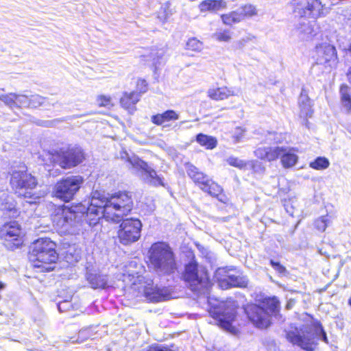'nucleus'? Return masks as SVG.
Instances as JSON below:
<instances>
[{
  "label": "nucleus",
  "instance_id": "obj_1",
  "mask_svg": "<svg viewBox=\"0 0 351 351\" xmlns=\"http://www.w3.org/2000/svg\"><path fill=\"white\" fill-rule=\"evenodd\" d=\"M145 263L149 271L162 275H171L178 270L176 254L171 245L163 241L151 244Z\"/></svg>",
  "mask_w": 351,
  "mask_h": 351
},
{
  "label": "nucleus",
  "instance_id": "obj_2",
  "mask_svg": "<svg viewBox=\"0 0 351 351\" xmlns=\"http://www.w3.org/2000/svg\"><path fill=\"white\" fill-rule=\"evenodd\" d=\"M28 257L32 267L39 272L51 271L58 259L56 243L48 238H39L30 246Z\"/></svg>",
  "mask_w": 351,
  "mask_h": 351
},
{
  "label": "nucleus",
  "instance_id": "obj_3",
  "mask_svg": "<svg viewBox=\"0 0 351 351\" xmlns=\"http://www.w3.org/2000/svg\"><path fill=\"white\" fill-rule=\"evenodd\" d=\"M249 320L257 328H267L271 324L270 317L280 311V302L275 296L263 298L260 304H250L245 308Z\"/></svg>",
  "mask_w": 351,
  "mask_h": 351
},
{
  "label": "nucleus",
  "instance_id": "obj_4",
  "mask_svg": "<svg viewBox=\"0 0 351 351\" xmlns=\"http://www.w3.org/2000/svg\"><path fill=\"white\" fill-rule=\"evenodd\" d=\"M106 202V216L112 222L118 223L130 215L134 208L132 195L126 191H119L103 198Z\"/></svg>",
  "mask_w": 351,
  "mask_h": 351
},
{
  "label": "nucleus",
  "instance_id": "obj_5",
  "mask_svg": "<svg viewBox=\"0 0 351 351\" xmlns=\"http://www.w3.org/2000/svg\"><path fill=\"white\" fill-rule=\"evenodd\" d=\"M180 279L193 292L207 290L212 286L208 270L204 267H199L195 260L185 264Z\"/></svg>",
  "mask_w": 351,
  "mask_h": 351
},
{
  "label": "nucleus",
  "instance_id": "obj_6",
  "mask_svg": "<svg viewBox=\"0 0 351 351\" xmlns=\"http://www.w3.org/2000/svg\"><path fill=\"white\" fill-rule=\"evenodd\" d=\"M186 173L204 193L217 199L223 204H228L229 198L226 194L223 188L216 181L210 178L208 175L200 171L193 165H189L186 167Z\"/></svg>",
  "mask_w": 351,
  "mask_h": 351
},
{
  "label": "nucleus",
  "instance_id": "obj_7",
  "mask_svg": "<svg viewBox=\"0 0 351 351\" xmlns=\"http://www.w3.org/2000/svg\"><path fill=\"white\" fill-rule=\"evenodd\" d=\"M9 184L14 193H19L18 197L32 198V191L38 185V179L28 171L27 167L23 164L17 169H13L10 173Z\"/></svg>",
  "mask_w": 351,
  "mask_h": 351
},
{
  "label": "nucleus",
  "instance_id": "obj_8",
  "mask_svg": "<svg viewBox=\"0 0 351 351\" xmlns=\"http://www.w3.org/2000/svg\"><path fill=\"white\" fill-rule=\"evenodd\" d=\"M208 313L215 320V324L219 328L233 335L238 332V328L234 326L237 317L236 307L226 302H221L218 305L212 306Z\"/></svg>",
  "mask_w": 351,
  "mask_h": 351
},
{
  "label": "nucleus",
  "instance_id": "obj_9",
  "mask_svg": "<svg viewBox=\"0 0 351 351\" xmlns=\"http://www.w3.org/2000/svg\"><path fill=\"white\" fill-rule=\"evenodd\" d=\"M84 183L82 176H70L58 180L52 189V197L64 203L71 202Z\"/></svg>",
  "mask_w": 351,
  "mask_h": 351
},
{
  "label": "nucleus",
  "instance_id": "obj_10",
  "mask_svg": "<svg viewBox=\"0 0 351 351\" xmlns=\"http://www.w3.org/2000/svg\"><path fill=\"white\" fill-rule=\"evenodd\" d=\"M134 291L142 293L149 302H161L172 298V291L169 287H158L152 280H145L143 277H137V283H132Z\"/></svg>",
  "mask_w": 351,
  "mask_h": 351
},
{
  "label": "nucleus",
  "instance_id": "obj_11",
  "mask_svg": "<svg viewBox=\"0 0 351 351\" xmlns=\"http://www.w3.org/2000/svg\"><path fill=\"white\" fill-rule=\"evenodd\" d=\"M52 162L63 169L75 167L85 160V154L82 148L69 146L60 148L51 154Z\"/></svg>",
  "mask_w": 351,
  "mask_h": 351
},
{
  "label": "nucleus",
  "instance_id": "obj_12",
  "mask_svg": "<svg viewBox=\"0 0 351 351\" xmlns=\"http://www.w3.org/2000/svg\"><path fill=\"white\" fill-rule=\"evenodd\" d=\"M292 5L293 12L301 19L317 20L328 12L322 0H293Z\"/></svg>",
  "mask_w": 351,
  "mask_h": 351
},
{
  "label": "nucleus",
  "instance_id": "obj_13",
  "mask_svg": "<svg viewBox=\"0 0 351 351\" xmlns=\"http://www.w3.org/2000/svg\"><path fill=\"white\" fill-rule=\"evenodd\" d=\"M23 237L22 226L16 221L5 222L0 227V239L9 250H14L22 246Z\"/></svg>",
  "mask_w": 351,
  "mask_h": 351
},
{
  "label": "nucleus",
  "instance_id": "obj_14",
  "mask_svg": "<svg viewBox=\"0 0 351 351\" xmlns=\"http://www.w3.org/2000/svg\"><path fill=\"white\" fill-rule=\"evenodd\" d=\"M142 230V223L136 218H126L122 219L117 231V238L119 242L128 245L139 240Z\"/></svg>",
  "mask_w": 351,
  "mask_h": 351
},
{
  "label": "nucleus",
  "instance_id": "obj_15",
  "mask_svg": "<svg viewBox=\"0 0 351 351\" xmlns=\"http://www.w3.org/2000/svg\"><path fill=\"white\" fill-rule=\"evenodd\" d=\"M315 64L323 66L325 69H332L339 63L338 52L336 47L328 43H321L314 49Z\"/></svg>",
  "mask_w": 351,
  "mask_h": 351
},
{
  "label": "nucleus",
  "instance_id": "obj_16",
  "mask_svg": "<svg viewBox=\"0 0 351 351\" xmlns=\"http://www.w3.org/2000/svg\"><path fill=\"white\" fill-rule=\"evenodd\" d=\"M73 207H82V205H58L54 207L51 215L53 226L57 229L66 230L75 221L77 215Z\"/></svg>",
  "mask_w": 351,
  "mask_h": 351
},
{
  "label": "nucleus",
  "instance_id": "obj_17",
  "mask_svg": "<svg viewBox=\"0 0 351 351\" xmlns=\"http://www.w3.org/2000/svg\"><path fill=\"white\" fill-rule=\"evenodd\" d=\"M105 196L98 191H95L92 197V200L86 208V219L89 224L95 225L103 218L108 221L110 220L106 216V202H104Z\"/></svg>",
  "mask_w": 351,
  "mask_h": 351
},
{
  "label": "nucleus",
  "instance_id": "obj_18",
  "mask_svg": "<svg viewBox=\"0 0 351 351\" xmlns=\"http://www.w3.org/2000/svg\"><path fill=\"white\" fill-rule=\"evenodd\" d=\"M285 338L293 346H297L306 351H314L317 346L314 337L307 331H303L298 327L286 331Z\"/></svg>",
  "mask_w": 351,
  "mask_h": 351
},
{
  "label": "nucleus",
  "instance_id": "obj_19",
  "mask_svg": "<svg viewBox=\"0 0 351 351\" xmlns=\"http://www.w3.org/2000/svg\"><path fill=\"white\" fill-rule=\"evenodd\" d=\"M217 280L219 287L223 289L232 287L244 288L247 286V281L245 278L230 274V269L226 268L218 270Z\"/></svg>",
  "mask_w": 351,
  "mask_h": 351
},
{
  "label": "nucleus",
  "instance_id": "obj_20",
  "mask_svg": "<svg viewBox=\"0 0 351 351\" xmlns=\"http://www.w3.org/2000/svg\"><path fill=\"white\" fill-rule=\"evenodd\" d=\"M140 100L139 95L134 90L124 91L119 98V105L121 108L132 114L136 110V104Z\"/></svg>",
  "mask_w": 351,
  "mask_h": 351
},
{
  "label": "nucleus",
  "instance_id": "obj_21",
  "mask_svg": "<svg viewBox=\"0 0 351 351\" xmlns=\"http://www.w3.org/2000/svg\"><path fill=\"white\" fill-rule=\"evenodd\" d=\"M282 147H261L254 151L255 156L261 160L272 162L280 158Z\"/></svg>",
  "mask_w": 351,
  "mask_h": 351
},
{
  "label": "nucleus",
  "instance_id": "obj_22",
  "mask_svg": "<svg viewBox=\"0 0 351 351\" xmlns=\"http://www.w3.org/2000/svg\"><path fill=\"white\" fill-rule=\"evenodd\" d=\"M280 153V159L282 166L285 168L293 167L298 160L297 156L298 149L295 147H282Z\"/></svg>",
  "mask_w": 351,
  "mask_h": 351
},
{
  "label": "nucleus",
  "instance_id": "obj_23",
  "mask_svg": "<svg viewBox=\"0 0 351 351\" xmlns=\"http://www.w3.org/2000/svg\"><path fill=\"white\" fill-rule=\"evenodd\" d=\"M179 114L174 110H167L162 113H158L151 117V121L156 125H169L171 122L179 119Z\"/></svg>",
  "mask_w": 351,
  "mask_h": 351
},
{
  "label": "nucleus",
  "instance_id": "obj_24",
  "mask_svg": "<svg viewBox=\"0 0 351 351\" xmlns=\"http://www.w3.org/2000/svg\"><path fill=\"white\" fill-rule=\"evenodd\" d=\"M234 95V90L226 86L213 87L208 90L207 96L214 101H221Z\"/></svg>",
  "mask_w": 351,
  "mask_h": 351
},
{
  "label": "nucleus",
  "instance_id": "obj_25",
  "mask_svg": "<svg viewBox=\"0 0 351 351\" xmlns=\"http://www.w3.org/2000/svg\"><path fill=\"white\" fill-rule=\"evenodd\" d=\"M226 7L227 3L224 0H204L199 4V9L202 12H215Z\"/></svg>",
  "mask_w": 351,
  "mask_h": 351
},
{
  "label": "nucleus",
  "instance_id": "obj_26",
  "mask_svg": "<svg viewBox=\"0 0 351 351\" xmlns=\"http://www.w3.org/2000/svg\"><path fill=\"white\" fill-rule=\"evenodd\" d=\"M237 11V16L240 22L252 18L257 15L258 11L255 5L246 3L239 7Z\"/></svg>",
  "mask_w": 351,
  "mask_h": 351
},
{
  "label": "nucleus",
  "instance_id": "obj_27",
  "mask_svg": "<svg viewBox=\"0 0 351 351\" xmlns=\"http://www.w3.org/2000/svg\"><path fill=\"white\" fill-rule=\"evenodd\" d=\"M195 140L199 145L206 149H213L217 145V140L215 137L202 133L197 134Z\"/></svg>",
  "mask_w": 351,
  "mask_h": 351
},
{
  "label": "nucleus",
  "instance_id": "obj_28",
  "mask_svg": "<svg viewBox=\"0 0 351 351\" xmlns=\"http://www.w3.org/2000/svg\"><path fill=\"white\" fill-rule=\"evenodd\" d=\"M149 180V182L154 186H164L163 178L158 176L156 171L147 165L146 169L143 171Z\"/></svg>",
  "mask_w": 351,
  "mask_h": 351
},
{
  "label": "nucleus",
  "instance_id": "obj_29",
  "mask_svg": "<svg viewBox=\"0 0 351 351\" xmlns=\"http://www.w3.org/2000/svg\"><path fill=\"white\" fill-rule=\"evenodd\" d=\"M339 93L341 101L348 112H351V94L350 87L346 84H341L339 86Z\"/></svg>",
  "mask_w": 351,
  "mask_h": 351
},
{
  "label": "nucleus",
  "instance_id": "obj_30",
  "mask_svg": "<svg viewBox=\"0 0 351 351\" xmlns=\"http://www.w3.org/2000/svg\"><path fill=\"white\" fill-rule=\"evenodd\" d=\"M95 104L98 108L111 110L115 106L113 97L107 94L101 93L96 96Z\"/></svg>",
  "mask_w": 351,
  "mask_h": 351
},
{
  "label": "nucleus",
  "instance_id": "obj_31",
  "mask_svg": "<svg viewBox=\"0 0 351 351\" xmlns=\"http://www.w3.org/2000/svg\"><path fill=\"white\" fill-rule=\"evenodd\" d=\"M203 42L196 37L189 38L187 40L185 45V49L186 51L193 53L200 52L203 49Z\"/></svg>",
  "mask_w": 351,
  "mask_h": 351
},
{
  "label": "nucleus",
  "instance_id": "obj_32",
  "mask_svg": "<svg viewBox=\"0 0 351 351\" xmlns=\"http://www.w3.org/2000/svg\"><path fill=\"white\" fill-rule=\"evenodd\" d=\"M125 161L129 163L132 168L142 171H144V170L146 169L148 165L147 162L136 156L127 157L125 159Z\"/></svg>",
  "mask_w": 351,
  "mask_h": 351
},
{
  "label": "nucleus",
  "instance_id": "obj_33",
  "mask_svg": "<svg viewBox=\"0 0 351 351\" xmlns=\"http://www.w3.org/2000/svg\"><path fill=\"white\" fill-rule=\"evenodd\" d=\"M237 14V11L233 10L228 13L221 14L220 18L223 25L230 27L233 24L240 23L239 19Z\"/></svg>",
  "mask_w": 351,
  "mask_h": 351
},
{
  "label": "nucleus",
  "instance_id": "obj_34",
  "mask_svg": "<svg viewBox=\"0 0 351 351\" xmlns=\"http://www.w3.org/2000/svg\"><path fill=\"white\" fill-rule=\"evenodd\" d=\"M330 162L326 157H317L313 161L309 163V167L315 170H323L327 169Z\"/></svg>",
  "mask_w": 351,
  "mask_h": 351
},
{
  "label": "nucleus",
  "instance_id": "obj_35",
  "mask_svg": "<svg viewBox=\"0 0 351 351\" xmlns=\"http://www.w3.org/2000/svg\"><path fill=\"white\" fill-rule=\"evenodd\" d=\"M65 258L71 263L77 262L81 258V250L75 247H69L66 252Z\"/></svg>",
  "mask_w": 351,
  "mask_h": 351
},
{
  "label": "nucleus",
  "instance_id": "obj_36",
  "mask_svg": "<svg viewBox=\"0 0 351 351\" xmlns=\"http://www.w3.org/2000/svg\"><path fill=\"white\" fill-rule=\"evenodd\" d=\"M135 88L136 90L134 92L138 93L141 98L143 94L147 92L149 89V84L145 79L139 77L136 81Z\"/></svg>",
  "mask_w": 351,
  "mask_h": 351
},
{
  "label": "nucleus",
  "instance_id": "obj_37",
  "mask_svg": "<svg viewBox=\"0 0 351 351\" xmlns=\"http://www.w3.org/2000/svg\"><path fill=\"white\" fill-rule=\"evenodd\" d=\"M313 326L315 329V333L317 337L322 336V339L326 344L329 343L326 332H325L324 327L320 321L316 320L313 323Z\"/></svg>",
  "mask_w": 351,
  "mask_h": 351
},
{
  "label": "nucleus",
  "instance_id": "obj_38",
  "mask_svg": "<svg viewBox=\"0 0 351 351\" xmlns=\"http://www.w3.org/2000/svg\"><path fill=\"white\" fill-rule=\"evenodd\" d=\"M214 38L219 42H229L232 39V33L229 29H223L214 34Z\"/></svg>",
  "mask_w": 351,
  "mask_h": 351
},
{
  "label": "nucleus",
  "instance_id": "obj_39",
  "mask_svg": "<svg viewBox=\"0 0 351 351\" xmlns=\"http://www.w3.org/2000/svg\"><path fill=\"white\" fill-rule=\"evenodd\" d=\"M227 162L229 165L242 169L246 167L247 162L244 160L234 156H230L227 159Z\"/></svg>",
  "mask_w": 351,
  "mask_h": 351
},
{
  "label": "nucleus",
  "instance_id": "obj_40",
  "mask_svg": "<svg viewBox=\"0 0 351 351\" xmlns=\"http://www.w3.org/2000/svg\"><path fill=\"white\" fill-rule=\"evenodd\" d=\"M46 98L38 95H32V97L29 99V106H31L32 108H38L40 106H42L45 103Z\"/></svg>",
  "mask_w": 351,
  "mask_h": 351
},
{
  "label": "nucleus",
  "instance_id": "obj_41",
  "mask_svg": "<svg viewBox=\"0 0 351 351\" xmlns=\"http://www.w3.org/2000/svg\"><path fill=\"white\" fill-rule=\"evenodd\" d=\"M18 99V95L13 93L4 95L1 97V99L5 104L10 107L16 105V100Z\"/></svg>",
  "mask_w": 351,
  "mask_h": 351
},
{
  "label": "nucleus",
  "instance_id": "obj_42",
  "mask_svg": "<svg viewBox=\"0 0 351 351\" xmlns=\"http://www.w3.org/2000/svg\"><path fill=\"white\" fill-rule=\"evenodd\" d=\"M3 210L7 213H12L13 216L18 217L20 215L21 212L16 208V203L14 204L5 203Z\"/></svg>",
  "mask_w": 351,
  "mask_h": 351
},
{
  "label": "nucleus",
  "instance_id": "obj_43",
  "mask_svg": "<svg viewBox=\"0 0 351 351\" xmlns=\"http://www.w3.org/2000/svg\"><path fill=\"white\" fill-rule=\"evenodd\" d=\"M314 226L319 232H324L328 226L327 220L324 217H321L314 221Z\"/></svg>",
  "mask_w": 351,
  "mask_h": 351
},
{
  "label": "nucleus",
  "instance_id": "obj_44",
  "mask_svg": "<svg viewBox=\"0 0 351 351\" xmlns=\"http://www.w3.org/2000/svg\"><path fill=\"white\" fill-rule=\"evenodd\" d=\"M269 264L278 273L280 274H285L287 273L286 267L280 262L271 259L269 261Z\"/></svg>",
  "mask_w": 351,
  "mask_h": 351
},
{
  "label": "nucleus",
  "instance_id": "obj_45",
  "mask_svg": "<svg viewBox=\"0 0 351 351\" xmlns=\"http://www.w3.org/2000/svg\"><path fill=\"white\" fill-rule=\"evenodd\" d=\"M148 351H173L167 346H162L158 344H154L149 346Z\"/></svg>",
  "mask_w": 351,
  "mask_h": 351
},
{
  "label": "nucleus",
  "instance_id": "obj_46",
  "mask_svg": "<svg viewBox=\"0 0 351 351\" xmlns=\"http://www.w3.org/2000/svg\"><path fill=\"white\" fill-rule=\"evenodd\" d=\"M92 285H93V287L94 289H97V288H101V289H104L105 287V283L104 282H102L101 285H99V284H95L94 285L93 282H91Z\"/></svg>",
  "mask_w": 351,
  "mask_h": 351
},
{
  "label": "nucleus",
  "instance_id": "obj_47",
  "mask_svg": "<svg viewBox=\"0 0 351 351\" xmlns=\"http://www.w3.org/2000/svg\"><path fill=\"white\" fill-rule=\"evenodd\" d=\"M346 77L350 83H351V66L348 68L346 72Z\"/></svg>",
  "mask_w": 351,
  "mask_h": 351
},
{
  "label": "nucleus",
  "instance_id": "obj_48",
  "mask_svg": "<svg viewBox=\"0 0 351 351\" xmlns=\"http://www.w3.org/2000/svg\"><path fill=\"white\" fill-rule=\"evenodd\" d=\"M346 50L350 53V55L351 56V43L348 45V49Z\"/></svg>",
  "mask_w": 351,
  "mask_h": 351
},
{
  "label": "nucleus",
  "instance_id": "obj_49",
  "mask_svg": "<svg viewBox=\"0 0 351 351\" xmlns=\"http://www.w3.org/2000/svg\"><path fill=\"white\" fill-rule=\"evenodd\" d=\"M5 287V285L3 282L0 281V291L3 289Z\"/></svg>",
  "mask_w": 351,
  "mask_h": 351
},
{
  "label": "nucleus",
  "instance_id": "obj_50",
  "mask_svg": "<svg viewBox=\"0 0 351 351\" xmlns=\"http://www.w3.org/2000/svg\"><path fill=\"white\" fill-rule=\"evenodd\" d=\"M304 96L306 97V99L308 102H309V98L308 97H306V95H304Z\"/></svg>",
  "mask_w": 351,
  "mask_h": 351
},
{
  "label": "nucleus",
  "instance_id": "obj_51",
  "mask_svg": "<svg viewBox=\"0 0 351 351\" xmlns=\"http://www.w3.org/2000/svg\"><path fill=\"white\" fill-rule=\"evenodd\" d=\"M303 104H304V101H302V103H300V106L301 108H303V106H302Z\"/></svg>",
  "mask_w": 351,
  "mask_h": 351
},
{
  "label": "nucleus",
  "instance_id": "obj_52",
  "mask_svg": "<svg viewBox=\"0 0 351 351\" xmlns=\"http://www.w3.org/2000/svg\"><path fill=\"white\" fill-rule=\"evenodd\" d=\"M302 96H303V93H301V94H300V97H302Z\"/></svg>",
  "mask_w": 351,
  "mask_h": 351
}]
</instances>
